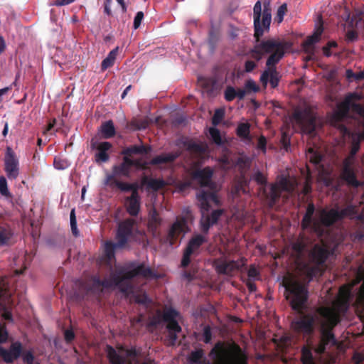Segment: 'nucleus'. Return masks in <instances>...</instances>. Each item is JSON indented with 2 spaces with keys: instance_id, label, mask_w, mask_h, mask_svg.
Wrapping results in <instances>:
<instances>
[{
  "instance_id": "6",
  "label": "nucleus",
  "mask_w": 364,
  "mask_h": 364,
  "mask_svg": "<svg viewBox=\"0 0 364 364\" xmlns=\"http://www.w3.org/2000/svg\"><path fill=\"white\" fill-rule=\"evenodd\" d=\"M285 295L292 309L301 311L306 308L308 292L306 287L294 276L289 275L284 279Z\"/></svg>"
},
{
  "instance_id": "59",
  "label": "nucleus",
  "mask_w": 364,
  "mask_h": 364,
  "mask_svg": "<svg viewBox=\"0 0 364 364\" xmlns=\"http://www.w3.org/2000/svg\"><path fill=\"white\" fill-rule=\"evenodd\" d=\"M111 3H112V0H107L106 2H105V12L107 15H110L111 14V9H110Z\"/></svg>"
},
{
  "instance_id": "4",
  "label": "nucleus",
  "mask_w": 364,
  "mask_h": 364,
  "mask_svg": "<svg viewBox=\"0 0 364 364\" xmlns=\"http://www.w3.org/2000/svg\"><path fill=\"white\" fill-rule=\"evenodd\" d=\"M284 43L278 39H268L262 41L255 47L252 57L259 60L263 55L269 54L267 60V68L262 73L260 81L264 86L269 82L272 87L274 88L279 83V74L274 66L282 58L284 54Z\"/></svg>"
},
{
  "instance_id": "20",
  "label": "nucleus",
  "mask_w": 364,
  "mask_h": 364,
  "mask_svg": "<svg viewBox=\"0 0 364 364\" xmlns=\"http://www.w3.org/2000/svg\"><path fill=\"white\" fill-rule=\"evenodd\" d=\"M245 265L243 259L233 261L220 259L215 262V266L217 272L220 274H230L235 270L240 269Z\"/></svg>"
},
{
  "instance_id": "8",
  "label": "nucleus",
  "mask_w": 364,
  "mask_h": 364,
  "mask_svg": "<svg viewBox=\"0 0 364 364\" xmlns=\"http://www.w3.org/2000/svg\"><path fill=\"white\" fill-rule=\"evenodd\" d=\"M197 199L200 207L201 219L200 225L203 232H208L210 226L214 225L222 215V210H214L209 215V203L213 202L215 205L219 204L217 196L212 193L201 191L197 195Z\"/></svg>"
},
{
  "instance_id": "63",
  "label": "nucleus",
  "mask_w": 364,
  "mask_h": 364,
  "mask_svg": "<svg viewBox=\"0 0 364 364\" xmlns=\"http://www.w3.org/2000/svg\"><path fill=\"white\" fill-rule=\"evenodd\" d=\"M354 78L359 80L364 78V70L358 72L354 75Z\"/></svg>"
},
{
  "instance_id": "40",
  "label": "nucleus",
  "mask_w": 364,
  "mask_h": 364,
  "mask_svg": "<svg viewBox=\"0 0 364 364\" xmlns=\"http://www.w3.org/2000/svg\"><path fill=\"white\" fill-rule=\"evenodd\" d=\"M11 233L9 230H0V245H6L11 237Z\"/></svg>"
},
{
  "instance_id": "32",
  "label": "nucleus",
  "mask_w": 364,
  "mask_h": 364,
  "mask_svg": "<svg viewBox=\"0 0 364 364\" xmlns=\"http://www.w3.org/2000/svg\"><path fill=\"white\" fill-rule=\"evenodd\" d=\"M70 162L63 156H57L54 159V167L58 170H64L69 167Z\"/></svg>"
},
{
  "instance_id": "17",
  "label": "nucleus",
  "mask_w": 364,
  "mask_h": 364,
  "mask_svg": "<svg viewBox=\"0 0 364 364\" xmlns=\"http://www.w3.org/2000/svg\"><path fill=\"white\" fill-rule=\"evenodd\" d=\"M205 237L199 234L195 235L189 240L181 261L182 266L186 267L189 264L191 255L196 254L200 245L205 242Z\"/></svg>"
},
{
  "instance_id": "13",
  "label": "nucleus",
  "mask_w": 364,
  "mask_h": 364,
  "mask_svg": "<svg viewBox=\"0 0 364 364\" xmlns=\"http://www.w3.org/2000/svg\"><path fill=\"white\" fill-rule=\"evenodd\" d=\"M108 359L112 364H138V355L134 350L119 348L117 350L107 346Z\"/></svg>"
},
{
  "instance_id": "45",
  "label": "nucleus",
  "mask_w": 364,
  "mask_h": 364,
  "mask_svg": "<svg viewBox=\"0 0 364 364\" xmlns=\"http://www.w3.org/2000/svg\"><path fill=\"white\" fill-rule=\"evenodd\" d=\"M23 360L26 364H39L34 361L33 355L29 351L23 354Z\"/></svg>"
},
{
  "instance_id": "19",
  "label": "nucleus",
  "mask_w": 364,
  "mask_h": 364,
  "mask_svg": "<svg viewBox=\"0 0 364 364\" xmlns=\"http://www.w3.org/2000/svg\"><path fill=\"white\" fill-rule=\"evenodd\" d=\"M190 231L186 220L183 218H177L176 220L172 224L168 232V240L170 244L173 243V240L180 235L182 237Z\"/></svg>"
},
{
  "instance_id": "41",
  "label": "nucleus",
  "mask_w": 364,
  "mask_h": 364,
  "mask_svg": "<svg viewBox=\"0 0 364 364\" xmlns=\"http://www.w3.org/2000/svg\"><path fill=\"white\" fill-rule=\"evenodd\" d=\"M287 11V6L286 4L281 5L278 8L277 12V16H276V20L277 21V22L279 23L282 22V21L284 19V16Z\"/></svg>"
},
{
  "instance_id": "55",
  "label": "nucleus",
  "mask_w": 364,
  "mask_h": 364,
  "mask_svg": "<svg viewBox=\"0 0 364 364\" xmlns=\"http://www.w3.org/2000/svg\"><path fill=\"white\" fill-rule=\"evenodd\" d=\"M111 147V144L109 142L105 141L99 144L97 149L99 151H107Z\"/></svg>"
},
{
  "instance_id": "5",
  "label": "nucleus",
  "mask_w": 364,
  "mask_h": 364,
  "mask_svg": "<svg viewBox=\"0 0 364 364\" xmlns=\"http://www.w3.org/2000/svg\"><path fill=\"white\" fill-rule=\"evenodd\" d=\"M355 208L348 205L342 210L338 209L318 210L314 215V206L313 204H309L303 218L302 227L320 236L323 234L326 227L344 217L355 218Z\"/></svg>"
},
{
  "instance_id": "26",
  "label": "nucleus",
  "mask_w": 364,
  "mask_h": 364,
  "mask_svg": "<svg viewBox=\"0 0 364 364\" xmlns=\"http://www.w3.org/2000/svg\"><path fill=\"white\" fill-rule=\"evenodd\" d=\"M237 134L246 142L252 141L250 136V124L248 123L240 124L237 128Z\"/></svg>"
},
{
  "instance_id": "28",
  "label": "nucleus",
  "mask_w": 364,
  "mask_h": 364,
  "mask_svg": "<svg viewBox=\"0 0 364 364\" xmlns=\"http://www.w3.org/2000/svg\"><path fill=\"white\" fill-rule=\"evenodd\" d=\"M144 185H146L148 188L152 189L154 191H157L161 188H163L165 185H166V182L161 179H144L143 181Z\"/></svg>"
},
{
  "instance_id": "25",
  "label": "nucleus",
  "mask_w": 364,
  "mask_h": 364,
  "mask_svg": "<svg viewBox=\"0 0 364 364\" xmlns=\"http://www.w3.org/2000/svg\"><path fill=\"white\" fill-rule=\"evenodd\" d=\"M4 299H6L9 300L8 294L6 292V289L4 286L1 287L0 285V306L2 308V310H3L2 316L4 319L11 321L12 318H11V314L10 312V310L9 309V308H7L5 304H2Z\"/></svg>"
},
{
  "instance_id": "24",
  "label": "nucleus",
  "mask_w": 364,
  "mask_h": 364,
  "mask_svg": "<svg viewBox=\"0 0 364 364\" xmlns=\"http://www.w3.org/2000/svg\"><path fill=\"white\" fill-rule=\"evenodd\" d=\"M178 156L177 154L173 153H168V154H163L161 155H159L155 158H154L151 161V164L153 165H166L170 163H171L173 161H174Z\"/></svg>"
},
{
  "instance_id": "56",
  "label": "nucleus",
  "mask_w": 364,
  "mask_h": 364,
  "mask_svg": "<svg viewBox=\"0 0 364 364\" xmlns=\"http://www.w3.org/2000/svg\"><path fill=\"white\" fill-rule=\"evenodd\" d=\"M346 38L348 41H353L357 38L356 33L353 31H349L346 33Z\"/></svg>"
},
{
  "instance_id": "50",
  "label": "nucleus",
  "mask_w": 364,
  "mask_h": 364,
  "mask_svg": "<svg viewBox=\"0 0 364 364\" xmlns=\"http://www.w3.org/2000/svg\"><path fill=\"white\" fill-rule=\"evenodd\" d=\"M266 139L264 136H261L258 139L257 149H261L262 152H266Z\"/></svg>"
},
{
  "instance_id": "60",
  "label": "nucleus",
  "mask_w": 364,
  "mask_h": 364,
  "mask_svg": "<svg viewBox=\"0 0 364 364\" xmlns=\"http://www.w3.org/2000/svg\"><path fill=\"white\" fill-rule=\"evenodd\" d=\"M246 95V90L242 89H239L236 90V97H237L240 100H242L245 97Z\"/></svg>"
},
{
  "instance_id": "62",
  "label": "nucleus",
  "mask_w": 364,
  "mask_h": 364,
  "mask_svg": "<svg viewBox=\"0 0 364 364\" xmlns=\"http://www.w3.org/2000/svg\"><path fill=\"white\" fill-rule=\"evenodd\" d=\"M353 360H355V363L358 364L364 360V356L361 354L358 353L354 355Z\"/></svg>"
},
{
  "instance_id": "57",
  "label": "nucleus",
  "mask_w": 364,
  "mask_h": 364,
  "mask_svg": "<svg viewBox=\"0 0 364 364\" xmlns=\"http://www.w3.org/2000/svg\"><path fill=\"white\" fill-rule=\"evenodd\" d=\"M256 67L255 63L253 61H247L245 63V70L246 72H251Z\"/></svg>"
},
{
  "instance_id": "49",
  "label": "nucleus",
  "mask_w": 364,
  "mask_h": 364,
  "mask_svg": "<svg viewBox=\"0 0 364 364\" xmlns=\"http://www.w3.org/2000/svg\"><path fill=\"white\" fill-rule=\"evenodd\" d=\"M109 159L108 154L106 151H99L96 154L97 161L106 162Z\"/></svg>"
},
{
  "instance_id": "30",
  "label": "nucleus",
  "mask_w": 364,
  "mask_h": 364,
  "mask_svg": "<svg viewBox=\"0 0 364 364\" xmlns=\"http://www.w3.org/2000/svg\"><path fill=\"white\" fill-rule=\"evenodd\" d=\"M161 223V219L158 216L155 210L150 213V218L149 220V228L152 231H156L157 227Z\"/></svg>"
},
{
  "instance_id": "10",
  "label": "nucleus",
  "mask_w": 364,
  "mask_h": 364,
  "mask_svg": "<svg viewBox=\"0 0 364 364\" xmlns=\"http://www.w3.org/2000/svg\"><path fill=\"white\" fill-rule=\"evenodd\" d=\"M216 364H240L243 358L240 349L237 346H223L218 343L212 350Z\"/></svg>"
},
{
  "instance_id": "22",
  "label": "nucleus",
  "mask_w": 364,
  "mask_h": 364,
  "mask_svg": "<svg viewBox=\"0 0 364 364\" xmlns=\"http://www.w3.org/2000/svg\"><path fill=\"white\" fill-rule=\"evenodd\" d=\"M127 211L130 215H136L139 210V198L136 189H134L130 198L126 202Z\"/></svg>"
},
{
  "instance_id": "54",
  "label": "nucleus",
  "mask_w": 364,
  "mask_h": 364,
  "mask_svg": "<svg viewBox=\"0 0 364 364\" xmlns=\"http://www.w3.org/2000/svg\"><path fill=\"white\" fill-rule=\"evenodd\" d=\"M8 334L5 328L0 325V343H3L6 341Z\"/></svg>"
},
{
  "instance_id": "9",
  "label": "nucleus",
  "mask_w": 364,
  "mask_h": 364,
  "mask_svg": "<svg viewBox=\"0 0 364 364\" xmlns=\"http://www.w3.org/2000/svg\"><path fill=\"white\" fill-rule=\"evenodd\" d=\"M134 228V221L132 219H128L119 224L117 232V242L112 243L107 242L105 244L104 251L106 259L109 261L114 256V250L122 247L127 243L129 237L132 233Z\"/></svg>"
},
{
  "instance_id": "14",
  "label": "nucleus",
  "mask_w": 364,
  "mask_h": 364,
  "mask_svg": "<svg viewBox=\"0 0 364 364\" xmlns=\"http://www.w3.org/2000/svg\"><path fill=\"white\" fill-rule=\"evenodd\" d=\"M179 316L178 313L172 309H167L164 314V318L168 322L167 328L168 330L169 343L173 345L177 340V333H179L181 328L176 321Z\"/></svg>"
},
{
  "instance_id": "58",
  "label": "nucleus",
  "mask_w": 364,
  "mask_h": 364,
  "mask_svg": "<svg viewBox=\"0 0 364 364\" xmlns=\"http://www.w3.org/2000/svg\"><path fill=\"white\" fill-rule=\"evenodd\" d=\"M65 338L67 341H70L74 338V333L71 330H67L65 332Z\"/></svg>"
},
{
  "instance_id": "1",
  "label": "nucleus",
  "mask_w": 364,
  "mask_h": 364,
  "mask_svg": "<svg viewBox=\"0 0 364 364\" xmlns=\"http://www.w3.org/2000/svg\"><path fill=\"white\" fill-rule=\"evenodd\" d=\"M351 296V287H341L337 299L330 307H320L312 314L301 316L291 322L294 331L309 334L313 332L314 326L318 325L321 334V343L316 348L317 353L324 352L326 346L335 344V338L331 332L333 328L339 322L340 315L347 311Z\"/></svg>"
},
{
  "instance_id": "48",
  "label": "nucleus",
  "mask_w": 364,
  "mask_h": 364,
  "mask_svg": "<svg viewBox=\"0 0 364 364\" xmlns=\"http://www.w3.org/2000/svg\"><path fill=\"white\" fill-rule=\"evenodd\" d=\"M245 90H247V91L257 92L258 87L254 80H249L245 83Z\"/></svg>"
},
{
  "instance_id": "3",
  "label": "nucleus",
  "mask_w": 364,
  "mask_h": 364,
  "mask_svg": "<svg viewBox=\"0 0 364 364\" xmlns=\"http://www.w3.org/2000/svg\"><path fill=\"white\" fill-rule=\"evenodd\" d=\"M309 239L301 237L292 242L289 254L295 258L299 274L312 278L321 274L324 262L330 253V248L322 241V245H315L309 254L308 262L301 260L302 256L309 250Z\"/></svg>"
},
{
  "instance_id": "16",
  "label": "nucleus",
  "mask_w": 364,
  "mask_h": 364,
  "mask_svg": "<svg viewBox=\"0 0 364 364\" xmlns=\"http://www.w3.org/2000/svg\"><path fill=\"white\" fill-rule=\"evenodd\" d=\"M144 165V163L138 160H134L125 156L124 158V162L119 166H114L113 168V176H127L129 174L130 170L133 166L136 168H141ZM112 176H108L105 181V184H107L109 181L111 180Z\"/></svg>"
},
{
  "instance_id": "27",
  "label": "nucleus",
  "mask_w": 364,
  "mask_h": 364,
  "mask_svg": "<svg viewBox=\"0 0 364 364\" xmlns=\"http://www.w3.org/2000/svg\"><path fill=\"white\" fill-rule=\"evenodd\" d=\"M117 52L118 48L113 49L109 53L108 55L102 60V69L103 70L107 69L114 64L116 60Z\"/></svg>"
},
{
  "instance_id": "38",
  "label": "nucleus",
  "mask_w": 364,
  "mask_h": 364,
  "mask_svg": "<svg viewBox=\"0 0 364 364\" xmlns=\"http://www.w3.org/2000/svg\"><path fill=\"white\" fill-rule=\"evenodd\" d=\"M0 193L4 196H9L10 195L7 181L4 176H0Z\"/></svg>"
},
{
  "instance_id": "36",
  "label": "nucleus",
  "mask_w": 364,
  "mask_h": 364,
  "mask_svg": "<svg viewBox=\"0 0 364 364\" xmlns=\"http://www.w3.org/2000/svg\"><path fill=\"white\" fill-rule=\"evenodd\" d=\"M188 148L191 152L201 154L205 151L206 147L205 144H198L195 142H191L189 143Z\"/></svg>"
},
{
  "instance_id": "23",
  "label": "nucleus",
  "mask_w": 364,
  "mask_h": 364,
  "mask_svg": "<svg viewBox=\"0 0 364 364\" xmlns=\"http://www.w3.org/2000/svg\"><path fill=\"white\" fill-rule=\"evenodd\" d=\"M323 31V26L321 25L318 26L313 35L308 37L304 43V49L306 52H310V47L320 41Z\"/></svg>"
},
{
  "instance_id": "31",
  "label": "nucleus",
  "mask_w": 364,
  "mask_h": 364,
  "mask_svg": "<svg viewBox=\"0 0 364 364\" xmlns=\"http://www.w3.org/2000/svg\"><path fill=\"white\" fill-rule=\"evenodd\" d=\"M307 159L313 164H318L321 161V155L314 148H309L306 153Z\"/></svg>"
},
{
  "instance_id": "53",
  "label": "nucleus",
  "mask_w": 364,
  "mask_h": 364,
  "mask_svg": "<svg viewBox=\"0 0 364 364\" xmlns=\"http://www.w3.org/2000/svg\"><path fill=\"white\" fill-rule=\"evenodd\" d=\"M118 187L122 191L132 190V191H133L134 189H136L134 185L124 183H118Z\"/></svg>"
},
{
  "instance_id": "52",
  "label": "nucleus",
  "mask_w": 364,
  "mask_h": 364,
  "mask_svg": "<svg viewBox=\"0 0 364 364\" xmlns=\"http://www.w3.org/2000/svg\"><path fill=\"white\" fill-rule=\"evenodd\" d=\"M74 1L75 0H56L55 2L50 4V6H62L68 5Z\"/></svg>"
},
{
  "instance_id": "12",
  "label": "nucleus",
  "mask_w": 364,
  "mask_h": 364,
  "mask_svg": "<svg viewBox=\"0 0 364 364\" xmlns=\"http://www.w3.org/2000/svg\"><path fill=\"white\" fill-rule=\"evenodd\" d=\"M270 2L269 0H267L264 3V9L262 14V4L260 1H257L254 6L253 8V14H254V26L255 36L259 38L262 36L264 33V30L262 28L261 26V16H262V25L264 28L267 30L269 28L272 15L271 10L269 8Z\"/></svg>"
},
{
  "instance_id": "18",
  "label": "nucleus",
  "mask_w": 364,
  "mask_h": 364,
  "mask_svg": "<svg viewBox=\"0 0 364 364\" xmlns=\"http://www.w3.org/2000/svg\"><path fill=\"white\" fill-rule=\"evenodd\" d=\"M191 174L193 180L201 187H208L210 190L214 189V185L211 181L213 170L210 168L206 167L203 169H196L192 171Z\"/></svg>"
},
{
  "instance_id": "44",
  "label": "nucleus",
  "mask_w": 364,
  "mask_h": 364,
  "mask_svg": "<svg viewBox=\"0 0 364 364\" xmlns=\"http://www.w3.org/2000/svg\"><path fill=\"white\" fill-rule=\"evenodd\" d=\"M235 97H236V90L232 87H228L225 91V100L228 101H231Z\"/></svg>"
},
{
  "instance_id": "34",
  "label": "nucleus",
  "mask_w": 364,
  "mask_h": 364,
  "mask_svg": "<svg viewBox=\"0 0 364 364\" xmlns=\"http://www.w3.org/2000/svg\"><path fill=\"white\" fill-rule=\"evenodd\" d=\"M70 228H71V230H72L73 234L75 236H78L79 235V230H78L77 227V220H76L75 209H73L70 211Z\"/></svg>"
},
{
  "instance_id": "39",
  "label": "nucleus",
  "mask_w": 364,
  "mask_h": 364,
  "mask_svg": "<svg viewBox=\"0 0 364 364\" xmlns=\"http://www.w3.org/2000/svg\"><path fill=\"white\" fill-rule=\"evenodd\" d=\"M203 353L202 350H196L191 353L190 362L191 364H200V360L202 358Z\"/></svg>"
},
{
  "instance_id": "35",
  "label": "nucleus",
  "mask_w": 364,
  "mask_h": 364,
  "mask_svg": "<svg viewBox=\"0 0 364 364\" xmlns=\"http://www.w3.org/2000/svg\"><path fill=\"white\" fill-rule=\"evenodd\" d=\"M301 360L303 364H315L311 350L306 347L302 350Z\"/></svg>"
},
{
  "instance_id": "2",
  "label": "nucleus",
  "mask_w": 364,
  "mask_h": 364,
  "mask_svg": "<svg viewBox=\"0 0 364 364\" xmlns=\"http://www.w3.org/2000/svg\"><path fill=\"white\" fill-rule=\"evenodd\" d=\"M135 277L155 278L157 276L144 264H132L123 268H119L114 273H112L108 278L101 281L99 278H94L95 286H102L105 288H117L126 295L132 294L135 302L146 304L149 299L145 294L139 295L136 294L134 287L131 281Z\"/></svg>"
},
{
  "instance_id": "61",
  "label": "nucleus",
  "mask_w": 364,
  "mask_h": 364,
  "mask_svg": "<svg viewBox=\"0 0 364 364\" xmlns=\"http://www.w3.org/2000/svg\"><path fill=\"white\" fill-rule=\"evenodd\" d=\"M11 89V86L6 87L4 88L0 89V102L2 100V96L6 95Z\"/></svg>"
},
{
  "instance_id": "42",
  "label": "nucleus",
  "mask_w": 364,
  "mask_h": 364,
  "mask_svg": "<svg viewBox=\"0 0 364 364\" xmlns=\"http://www.w3.org/2000/svg\"><path fill=\"white\" fill-rule=\"evenodd\" d=\"M224 117V110L223 109H217L215 112V114L212 119V123L215 127L221 122Z\"/></svg>"
},
{
  "instance_id": "7",
  "label": "nucleus",
  "mask_w": 364,
  "mask_h": 364,
  "mask_svg": "<svg viewBox=\"0 0 364 364\" xmlns=\"http://www.w3.org/2000/svg\"><path fill=\"white\" fill-rule=\"evenodd\" d=\"M252 178L262 186L260 188L262 189L264 198H269L272 201L279 197L282 191L292 192L297 186L296 179L282 178L276 184L267 187L264 186L266 178L258 170L255 171Z\"/></svg>"
},
{
  "instance_id": "51",
  "label": "nucleus",
  "mask_w": 364,
  "mask_h": 364,
  "mask_svg": "<svg viewBox=\"0 0 364 364\" xmlns=\"http://www.w3.org/2000/svg\"><path fill=\"white\" fill-rule=\"evenodd\" d=\"M248 277L250 280H255L258 278V271L255 267L249 269Z\"/></svg>"
},
{
  "instance_id": "47",
  "label": "nucleus",
  "mask_w": 364,
  "mask_h": 364,
  "mask_svg": "<svg viewBox=\"0 0 364 364\" xmlns=\"http://www.w3.org/2000/svg\"><path fill=\"white\" fill-rule=\"evenodd\" d=\"M211 330L209 326H205L203 332V341L208 343L211 340Z\"/></svg>"
},
{
  "instance_id": "64",
  "label": "nucleus",
  "mask_w": 364,
  "mask_h": 364,
  "mask_svg": "<svg viewBox=\"0 0 364 364\" xmlns=\"http://www.w3.org/2000/svg\"><path fill=\"white\" fill-rule=\"evenodd\" d=\"M247 287L249 289V290L250 291H255L256 290V286L254 283H252V282L249 281L247 283Z\"/></svg>"
},
{
  "instance_id": "33",
  "label": "nucleus",
  "mask_w": 364,
  "mask_h": 364,
  "mask_svg": "<svg viewBox=\"0 0 364 364\" xmlns=\"http://www.w3.org/2000/svg\"><path fill=\"white\" fill-rule=\"evenodd\" d=\"M209 134L213 141L218 145H221L223 143V137L219 130L215 127H210L209 129Z\"/></svg>"
},
{
  "instance_id": "43",
  "label": "nucleus",
  "mask_w": 364,
  "mask_h": 364,
  "mask_svg": "<svg viewBox=\"0 0 364 364\" xmlns=\"http://www.w3.org/2000/svg\"><path fill=\"white\" fill-rule=\"evenodd\" d=\"M252 159L247 156H242L240 157L237 161V165L243 168H249L250 166Z\"/></svg>"
},
{
  "instance_id": "29",
  "label": "nucleus",
  "mask_w": 364,
  "mask_h": 364,
  "mask_svg": "<svg viewBox=\"0 0 364 364\" xmlns=\"http://www.w3.org/2000/svg\"><path fill=\"white\" fill-rule=\"evenodd\" d=\"M101 132L106 139L113 136L115 134V129L112 121H108L101 127Z\"/></svg>"
},
{
  "instance_id": "46",
  "label": "nucleus",
  "mask_w": 364,
  "mask_h": 364,
  "mask_svg": "<svg viewBox=\"0 0 364 364\" xmlns=\"http://www.w3.org/2000/svg\"><path fill=\"white\" fill-rule=\"evenodd\" d=\"M143 18H144V14L142 11H139L136 13V14L134 17V29H136L140 26Z\"/></svg>"
},
{
  "instance_id": "11",
  "label": "nucleus",
  "mask_w": 364,
  "mask_h": 364,
  "mask_svg": "<svg viewBox=\"0 0 364 364\" xmlns=\"http://www.w3.org/2000/svg\"><path fill=\"white\" fill-rule=\"evenodd\" d=\"M292 123L301 129L302 133L314 135L316 127V116L309 108L296 109L292 117Z\"/></svg>"
},
{
  "instance_id": "21",
  "label": "nucleus",
  "mask_w": 364,
  "mask_h": 364,
  "mask_svg": "<svg viewBox=\"0 0 364 364\" xmlns=\"http://www.w3.org/2000/svg\"><path fill=\"white\" fill-rule=\"evenodd\" d=\"M22 350L21 344L19 342L14 343L9 350L0 347V355L6 363H11L20 356Z\"/></svg>"
},
{
  "instance_id": "37",
  "label": "nucleus",
  "mask_w": 364,
  "mask_h": 364,
  "mask_svg": "<svg viewBox=\"0 0 364 364\" xmlns=\"http://www.w3.org/2000/svg\"><path fill=\"white\" fill-rule=\"evenodd\" d=\"M146 152L145 147L143 146H134L129 148H127L126 150L123 151V154L125 155H129L131 154H141Z\"/></svg>"
},
{
  "instance_id": "15",
  "label": "nucleus",
  "mask_w": 364,
  "mask_h": 364,
  "mask_svg": "<svg viewBox=\"0 0 364 364\" xmlns=\"http://www.w3.org/2000/svg\"><path fill=\"white\" fill-rule=\"evenodd\" d=\"M4 165V170L9 179H16L19 174V164L11 147L6 149Z\"/></svg>"
}]
</instances>
